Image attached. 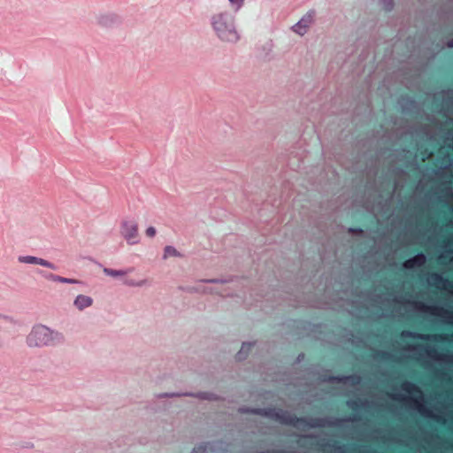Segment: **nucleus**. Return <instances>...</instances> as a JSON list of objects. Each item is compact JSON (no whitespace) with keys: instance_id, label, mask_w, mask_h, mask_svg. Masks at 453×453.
<instances>
[{"instance_id":"nucleus-17","label":"nucleus","mask_w":453,"mask_h":453,"mask_svg":"<svg viewBox=\"0 0 453 453\" xmlns=\"http://www.w3.org/2000/svg\"><path fill=\"white\" fill-rule=\"evenodd\" d=\"M447 46L449 48H453V38L447 42Z\"/></svg>"},{"instance_id":"nucleus-3","label":"nucleus","mask_w":453,"mask_h":453,"mask_svg":"<svg viewBox=\"0 0 453 453\" xmlns=\"http://www.w3.org/2000/svg\"><path fill=\"white\" fill-rule=\"evenodd\" d=\"M214 27L219 31L223 33V38L228 42L234 41L238 39L236 32L234 29H229L228 33H225L226 30V25L222 15L217 17V19L213 22Z\"/></svg>"},{"instance_id":"nucleus-19","label":"nucleus","mask_w":453,"mask_h":453,"mask_svg":"<svg viewBox=\"0 0 453 453\" xmlns=\"http://www.w3.org/2000/svg\"><path fill=\"white\" fill-rule=\"evenodd\" d=\"M192 453H196V449H194V450L192 451Z\"/></svg>"},{"instance_id":"nucleus-1","label":"nucleus","mask_w":453,"mask_h":453,"mask_svg":"<svg viewBox=\"0 0 453 453\" xmlns=\"http://www.w3.org/2000/svg\"><path fill=\"white\" fill-rule=\"evenodd\" d=\"M52 340V332L46 326H35L28 336L31 346H43Z\"/></svg>"},{"instance_id":"nucleus-13","label":"nucleus","mask_w":453,"mask_h":453,"mask_svg":"<svg viewBox=\"0 0 453 453\" xmlns=\"http://www.w3.org/2000/svg\"><path fill=\"white\" fill-rule=\"evenodd\" d=\"M197 397H199L201 399H208V400H212L215 398L213 396V395L209 394V393H200L197 395Z\"/></svg>"},{"instance_id":"nucleus-11","label":"nucleus","mask_w":453,"mask_h":453,"mask_svg":"<svg viewBox=\"0 0 453 453\" xmlns=\"http://www.w3.org/2000/svg\"><path fill=\"white\" fill-rule=\"evenodd\" d=\"M378 2L385 11H390L393 7V0H378Z\"/></svg>"},{"instance_id":"nucleus-4","label":"nucleus","mask_w":453,"mask_h":453,"mask_svg":"<svg viewBox=\"0 0 453 453\" xmlns=\"http://www.w3.org/2000/svg\"><path fill=\"white\" fill-rule=\"evenodd\" d=\"M137 234V226L132 223H125L123 225V235L127 240L134 238Z\"/></svg>"},{"instance_id":"nucleus-12","label":"nucleus","mask_w":453,"mask_h":453,"mask_svg":"<svg viewBox=\"0 0 453 453\" xmlns=\"http://www.w3.org/2000/svg\"><path fill=\"white\" fill-rule=\"evenodd\" d=\"M265 415H268V416H271L273 418H275L276 419H279L280 421L281 422H288V420L283 417V415L280 414L279 412H276V411H269V412H266Z\"/></svg>"},{"instance_id":"nucleus-5","label":"nucleus","mask_w":453,"mask_h":453,"mask_svg":"<svg viewBox=\"0 0 453 453\" xmlns=\"http://www.w3.org/2000/svg\"><path fill=\"white\" fill-rule=\"evenodd\" d=\"M74 304L80 309L89 307L92 304V299L89 296L80 295L76 297Z\"/></svg>"},{"instance_id":"nucleus-8","label":"nucleus","mask_w":453,"mask_h":453,"mask_svg":"<svg viewBox=\"0 0 453 453\" xmlns=\"http://www.w3.org/2000/svg\"><path fill=\"white\" fill-rule=\"evenodd\" d=\"M181 257L180 252H179L173 246H166L164 250V259H167L169 257Z\"/></svg>"},{"instance_id":"nucleus-7","label":"nucleus","mask_w":453,"mask_h":453,"mask_svg":"<svg viewBox=\"0 0 453 453\" xmlns=\"http://www.w3.org/2000/svg\"><path fill=\"white\" fill-rule=\"evenodd\" d=\"M19 260L23 263H28V264L36 263V264H40L44 266L52 267V265L50 263H48L47 261L41 259V258H37L35 257H20Z\"/></svg>"},{"instance_id":"nucleus-9","label":"nucleus","mask_w":453,"mask_h":453,"mask_svg":"<svg viewBox=\"0 0 453 453\" xmlns=\"http://www.w3.org/2000/svg\"><path fill=\"white\" fill-rule=\"evenodd\" d=\"M251 349L250 343H243L240 351L237 353V358L239 360L244 359Z\"/></svg>"},{"instance_id":"nucleus-2","label":"nucleus","mask_w":453,"mask_h":453,"mask_svg":"<svg viewBox=\"0 0 453 453\" xmlns=\"http://www.w3.org/2000/svg\"><path fill=\"white\" fill-rule=\"evenodd\" d=\"M314 23V17L312 13H307L301 18V19L292 27V30L298 35L303 36Z\"/></svg>"},{"instance_id":"nucleus-18","label":"nucleus","mask_w":453,"mask_h":453,"mask_svg":"<svg viewBox=\"0 0 453 453\" xmlns=\"http://www.w3.org/2000/svg\"><path fill=\"white\" fill-rule=\"evenodd\" d=\"M60 281H63V282H73L72 280H67V279H59Z\"/></svg>"},{"instance_id":"nucleus-15","label":"nucleus","mask_w":453,"mask_h":453,"mask_svg":"<svg viewBox=\"0 0 453 453\" xmlns=\"http://www.w3.org/2000/svg\"><path fill=\"white\" fill-rule=\"evenodd\" d=\"M146 233L149 236H154L156 234V229L152 226L147 228Z\"/></svg>"},{"instance_id":"nucleus-6","label":"nucleus","mask_w":453,"mask_h":453,"mask_svg":"<svg viewBox=\"0 0 453 453\" xmlns=\"http://www.w3.org/2000/svg\"><path fill=\"white\" fill-rule=\"evenodd\" d=\"M425 261H426V257L424 255H418L415 257L407 260L404 263V267L405 268H413L416 265H423L425 263Z\"/></svg>"},{"instance_id":"nucleus-16","label":"nucleus","mask_w":453,"mask_h":453,"mask_svg":"<svg viewBox=\"0 0 453 453\" xmlns=\"http://www.w3.org/2000/svg\"><path fill=\"white\" fill-rule=\"evenodd\" d=\"M233 4L236 6V8H240L244 0H229Z\"/></svg>"},{"instance_id":"nucleus-10","label":"nucleus","mask_w":453,"mask_h":453,"mask_svg":"<svg viewBox=\"0 0 453 453\" xmlns=\"http://www.w3.org/2000/svg\"><path fill=\"white\" fill-rule=\"evenodd\" d=\"M104 272L107 275H110V276H112V277H122V276H125L127 274L126 271H123V270H112V269H108V268H104Z\"/></svg>"},{"instance_id":"nucleus-14","label":"nucleus","mask_w":453,"mask_h":453,"mask_svg":"<svg viewBox=\"0 0 453 453\" xmlns=\"http://www.w3.org/2000/svg\"><path fill=\"white\" fill-rule=\"evenodd\" d=\"M128 285L130 286H137V287H142V286H144L147 284V280H142L141 281H139L138 283H134L133 281H130V282H127Z\"/></svg>"}]
</instances>
